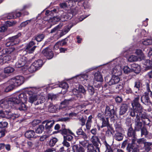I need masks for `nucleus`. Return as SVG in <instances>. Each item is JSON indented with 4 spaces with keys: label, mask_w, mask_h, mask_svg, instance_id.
Returning <instances> with one entry per match:
<instances>
[{
    "label": "nucleus",
    "mask_w": 152,
    "mask_h": 152,
    "mask_svg": "<svg viewBox=\"0 0 152 152\" xmlns=\"http://www.w3.org/2000/svg\"><path fill=\"white\" fill-rule=\"evenodd\" d=\"M27 100V96L25 93H22L18 95L17 96H14L10 98L2 99L0 102V108H4L11 109L12 108L11 103H19L20 102H26Z\"/></svg>",
    "instance_id": "nucleus-1"
},
{
    "label": "nucleus",
    "mask_w": 152,
    "mask_h": 152,
    "mask_svg": "<svg viewBox=\"0 0 152 152\" xmlns=\"http://www.w3.org/2000/svg\"><path fill=\"white\" fill-rule=\"evenodd\" d=\"M37 89L35 88H30L26 91L29 95L28 102L33 103L38 100V96L36 94Z\"/></svg>",
    "instance_id": "nucleus-2"
},
{
    "label": "nucleus",
    "mask_w": 152,
    "mask_h": 152,
    "mask_svg": "<svg viewBox=\"0 0 152 152\" xmlns=\"http://www.w3.org/2000/svg\"><path fill=\"white\" fill-rule=\"evenodd\" d=\"M24 81V78L23 76H18L13 77L10 80L11 83L15 84L16 87H18L21 85Z\"/></svg>",
    "instance_id": "nucleus-3"
},
{
    "label": "nucleus",
    "mask_w": 152,
    "mask_h": 152,
    "mask_svg": "<svg viewBox=\"0 0 152 152\" xmlns=\"http://www.w3.org/2000/svg\"><path fill=\"white\" fill-rule=\"evenodd\" d=\"M35 43L32 40L26 46L25 51L27 53H32L36 47L34 45Z\"/></svg>",
    "instance_id": "nucleus-4"
},
{
    "label": "nucleus",
    "mask_w": 152,
    "mask_h": 152,
    "mask_svg": "<svg viewBox=\"0 0 152 152\" xmlns=\"http://www.w3.org/2000/svg\"><path fill=\"white\" fill-rule=\"evenodd\" d=\"M122 69L121 66L119 65H117L113 69L112 73L113 76H119L122 74Z\"/></svg>",
    "instance_id": "nucleus-5"
},
{
    "label": "nucleus",
    "mask_w": 152,
    "mask_h": 152,
    "mask_svg": "<svg viewBox=\"0 0 152 152\" xmlns=\"http://www.w3.org/2000/svg\"><path fill=\"white\" fill-rule=\"evenodd\" d=\"M42 53L48 59L52 58L53 56V54L51 50L48 48H46L43 50Z\"/></svg>",
    "instance_id": "nucleus-6"
},
{
    "label": "nucleus",
    "mask_w": 152,
    "mask_h": 152,
    "mask_svg": "<svg viewBox=\"0 0 152 152\" xmlns=\"http://www.w3.org/2000/svg\"><path fill=\"white\" fill-rule=\"evenodd\" d=\"M21 36V33H19L17 35L10 37L9 38L10 41L7 42L6 44V45L7 46H10L14 44H15L16 43L15 42V40L20 37Z\"/></svg>",
    "instance_id": "nucleus-7"
},
{
    "label": "nucleus",
    "mask_w": 152,
    "mask_h": 152,
    "mask_svg": "<svg viewBox=\"0 0 152 152\" xmlns=\"http://www.w3.org/2000/svg\"><path fill=\"white\" fill-rule=\"evenodd\" d=\"M114 110L113 109H110L109 107L106 106L104 113V115L106 118H109L114 113Z\"/></svg>",
    "instance_id": "nucleus-8"
},
{
    "label": "nucleus",
    "mask_w": 152,
    "mask_h": 152,
    "mask_svg": "<svg viewBox=\"0 0 152 152\" xmlns=\"http://www.w3.org/2000/svg\"><path fill=\"white\" fill-rule=\"evenodd\" d=\"M133 109L134 110L137 114H138L139 116L140 115L141 113L143 111L142 107L140 104H135V105L132 104Z\"/></svg>",
    "instance_id": "nucleus-9"
},
{
    "label": "nucleus",
    "mask_w": 152,
    "mask_h": 152,
    "mask_svg": "<svg viewBox=\"0 0 152 152\" xmlns=\"http://www.w3.org/2000/svg\"><path fill=\"white\" fill-rule=\"evenodd\" d=\"M22 102H20V103H13L12 104L11 103V104H9L10 105H11L12 106V108L13 107V106H15L18 109L20 110H25L26 109V107L25 104Z\"/></svg>",
    "instance_id": "nucleus-10"
},
{
    "label": "nucleus",
    "mask_w": 152,
    "mask_h": 152,
    "mask_svg": "<svg viewBox=\"0 0 152 152\" xmlns=\"http://www.w3.org/2000/svg\"><path fill=\"white\" fill-rule=\"evenodd\" d=\"M26 60L27 59L25 56H22L16 63L15 66L17 67H20L24 66L26 63Z\"/></svg>",
    "instance_id": "nucleus-11"
},
{
    "label": "nucleus",
    "mask_w": 152,
    "mask_h": 152,
    "mask_svg": "<svg viewBox=\"0 0 152 152\" xmlns=\"http://www.w3.org/2000/svg\"><path fill=\"white\" fill-rule=\"evenodd\" d=\"M1 100L0 102L1 101ZM11 108L10 110L8 109L5 108H0V110L1 109H7V110H6L5 111H2L1 110L0 111V117L2 118H9V116L8 115V114H9L10 112V110H11Z\"/></svg>",
    "instance_id": "nucleus-12"
},
{
    "label": "nucleus",
    "mask_w": 152,
    "mask_h": 152,
    "mask_svg": "<svg viewBox=\"0 0 152 152\" xmlns=\"http://www.w3.org/2000/svg\"><path fill=\"white\" fill-rule=\"evenodd\" d=\"M120 80V78L118 76H112V78L108 82L109 85L111 86L118 83Z\"/></svg>",
    "instance_id": "nucleus-13"
},
{
    "label": "nucleus",
    "mask_w": 152,
    "mask_h": 152,
    "mask_svg": "<svg viewBox=\"0 0 152 152\" xmlns=\"http://www.w3.org/2000/svg\"><path fill=\"white\" fill-rule=\"evenodd\" d=\"M140 117L138 114H136V118L135 119L136 129H137V130H139L142 126V123L140 121Z\"/></svg>",
    "instance_id": "nucleus-14"
},
{
    "label": "nucleus",
    "mask_w": 152,
    "mask_h": 152,
    "mask_svg": "<svg viewBox=\"0 0 152 152\" xmlns=\"http://www.w3.org/2000/svg\"><path fill=\"white\" fill-rule=\"evenodd\" d=\"M73 100L72 99H65L61 102L59 107V109H63L65 108L67 106L70 104Z\"/></svg>",
    "instance_id": "nucleus-15"
},
{
    "label": "nucleus",
    "mask_w": 152,
    "mask_h": 152,
    "mask_svg": "<svg viewBox=\"0 0 152 152\" xmlns=\"http://www.w3.org/2000/svg\"><path fill=\"white\" fill-rule=\"evenodd\" d=\"M46 123L45 128L46 129L50 130L54 124V121L53 120L47 121H43V124Z\"/></svg>",
    "instance_id": "nucleus-16"
},
{
    "label": "nucleus",
    "mask_w": 152,
    "mask_h": 152,
    "mask_svg": "<svg viewBox=\"0 0 152 152\" xmlns=\"http://www.w3.org/2000/svg\"><path fill=\"white\" fill-rule=\"evenodd\" d=\"M141 100L142 103L146 105L149 104L151 102L148 95H145L141 96Z\"/></svg>",
    "instance_id": "nucleus-17"
},
{
    "label": "nucleus",
    "mask_w": 152,
    "mask_h": 152,
    "mask_svg": "<svg viewBox=\"0 0 152 152\" xmlns=\"http://www.w3.org/2000/svg\"><path fill=\"white\" fill-rule=\"evenodd\" d=\"M131 69L132 72L134 71L135 73L138 74L140 71V67L139 65L133 64L132 65Z\"/></svg>",
    "instance_id": "nucleus-18"
},
{
    "label": "nucleus",
    "mask_w": 152,
    "mask_h": 152,
    "mask_svg": "<svg viewBox=\"0 0 152 152\" xmlns=\"http://www.w3.org/2000/svg\"><path fill=\"white\" fill-rule=\"evenodd\" d=\"M91 141L93 145L96 147H98L99 143L100 141L98 137L96 136H93L92 137L91 140Z\"/></svg>",
    "instance_id": "nucleus-19"
},
{
    "label": "nucleus",
    "mask_w": 152,
    "mask_h": 152,
    "mask_svg": "<svg viewBox=\"0 0 152 152\" xmlns=\"http://www.w3.org/2000/svg\"><path fill=\"white\" fill-rule=\"evenodd\" d=\"M7 84H9L8 86L5 88V91L7 92H9L13 90L15 87H16L15 84L13 83H11L10 82V80L7 82Z\"/></svg>",
    "instance_id": "nucleus-20"
},
{
    "label": "nucleus",
    "mask_w": 152,
    "mask_h": 152,
    "mask_svg": "<svg viewBox=\"0 0 152 152\" xmlns=\"http://www.w3.org/2000/svg\"><path fill=\"white\" fill-rule=\"evenodd\" d=\"M78 91L84 94L86 92V90L83 86H80L78 88V90L76 89H74L72 91V93L73 94L75 95H77V94Z\"/></svg>",
    "instance_id": "nucleus-21"
},
{
    "label": "nucleus",
    "mask_w": 152,
    "mask_h": 152,
    "mask_svg": "<svg viewBox=\"0 0 152 152\" xmlns=\"http://www.w3.org/2000/svg\"><path fill=\"white\" fill-rule=\"evenodd\" d=\"M87 152H100L99 147H96L94 149L93 145H90L88 147Z\"/></svg>",
    "instance_id": "nucleus-22"
},
{
    "label": "nucleus",
    "mask_w": 152,
    "mask_h": 152,
    "mask_svg": "<svg viewBox=\"0 0 152 152\" xmlns=\"http://www.w3.org/2000/svg\"><path fill=\"white\" fill-rule=\"evenodd\" d=\"M94 79L96 81L98 82H102V81L103 78L100 72H97L95 73Z\"/></svg>",
    "instance_id": "nucleus-23"
},
{
    "label": "nucleus",
    "mask_w": 152,
    "mask_h": 152,
    "mask_svg": "<svg viewBox=\"0 0 152 152\" xmlns=\"http://www.w3.org/2000/svg\"><path fill=\"white\" fill-rule=\"evenodd\" d=\"M98 116V117L100 118V119L102 120V127L107 126L108 125V118H106V119L105 120L104 118L101 117V113L99 114Z\"/></svg>",
    "instance_id": "nucleus-24"
},
{
    "label": "nucleus",
    "mask_w": 152,
    "mask_h": 152,
    "mask_svg": "<svg viewBox=\"0 0 152 152\" xmlns=\"http://www.w3.org/2000/svg\"><path fill=\"white\" fill-rule=\"evenodd\" d=\"M127 110V105L125 104H123L120 109V115H123L126 113Z\"/></svg>",
    "instance_id": "nucleus-25"
},
{
    "label": "nucleus",
    "mask_w": 152,
    "mask_h": 152,
    "mask_svg": "<svg viewBox=\"0 0 152 152\" xmlns=\"http://www.w3.org/2000/svg\"><path fill=\"white\" fill-rule=\"evenodd\" d=\"M78 77L82 82L83 83H86L88 80V76L86 74L80 75L78 76Z\"/></svg>",
    "instance_id": "nucleus-26"
},
{
    "label": "nucleus",
    "mask_w": 152,
    "mask_h": 152,
    "mask_svg": "<svg viewBox=\"0 0 152 152\" xmlns=\"http://www.w3.org/2000/svg\"><path fill=\"white\" fill-rule=\"evenodd\" d=\"M72 149L76 152H85V149L84 148L81 146L78 147L77 145H74L72 146Z\"/></svg>",
    "instance_id": "nucleus-27"
},
{
    "label": "nucleus",
    "mask_w": 152,
    "mask_h": 152,
    "mask_svg": "<svg viewBox=\"0 0 152 152\" xmlns=\"http://www.w3.org/2000/svg\"><path fill=\"white\" fill-rule=\"evenodd\" d=\"M35 134L34 132L32 130L27 131L25 134V137L28 138H30L33 137Z\"/></svg>",
    "instance_id": "nucleus-28"
},
{
    "label": "nucleus",
    "mask_w": 152,
    "mask_h": 152,
    "mask_svg": "<svg viewBox=\"0 0 152 152\" xmlns=\"http://www.w3.org/2000/svg\"><path fill=\"white\" fill-rule=\"evenodd\" d=\"M135 53L138 56V58L140 59V60H144L145 58V56L142 53V51L140 49L137 50Z\"/></svg>",
    "instance_id": "nucleus-29"
},
{
    "label": "nucleus",
    "mask_w": 152,
    "mask_h": 152,
    "mask_svg": "<svg viewBox=\"0 0 152 152\" xmlns=\"http://www.w3.org/2000/svg\"><path fill=\"white\" fill-rule=\"evenodd\" d=\"M15 70L14 69L10 66L6 67L4 69V73L9 74L13 72Z\"/></svg>",
    "instance_id": "nucleus-30"
},
{
    "label": "nucleus",
    "mask_w": 152,
    "mask_h": 152,
    "mask_svg": "<svg viewBox=\"0 0 152 152\" xmlns=\"http://www.w3.org/2000/svg\"><path fill=\"white\" fill-rule=\"evenodd\" d=\"M128 60L129 61L131 62L141 61L140 60V59L138 57L134 55H132L130 56L128 58Z\"/></svg>",
    "instance_id": "nucleus-31"
},
{
    "label": "nucleus",
    "mask_w": 152,
    "mask_h": 152,
    "mask_svg": "<svg viewBox=\"0 0 152 152\" xmlns=\"http://www.w3.org/2000/svg\"><path fill=\"white\" fill-rule=\"evenodd\" d=\"M33 64L38 69L39 67L42 66V65L43 61L41 60H38L34 62Z\"/></svg>",
    "instance_id": "nucleus-32"
},
{
    "label": "nucleus",
    "mask_w": 152,
    "mask_h": 152,
    "mask_svg": "<svg viewBox=\"0 0 152 152\" xmlns=\"http://www.w3.org/2000/svg\"><path fill=\"white\" fill-rule=\"evenodd\" d=\"M48 107V110L50 112H54L56 111V107L52 103H50L47 104Z\"/></svg>",
    "instance_id": "nucleus-33"
},
{
    "label": "nucleus",
    "mask_w": 152,
    "mask_h": 152,
    "mask_svg": "<svg viewBox=\"0 0 152 152\" xmlns=\"http://www.w3.org/2000/svg\"><path fill=\"white\" fill-rule=\"evenodd\" d=\"M128 135L129 137H134L136 136L135 132L131 127H130L129 129Z\"/></svg>",
    "instance_id": "nucleus-34"
},
{
    "label": "nucleus",
    "mask_w": 152,
    "mask_h": 152,
    "mask_svg": "<svg viewBox=\"0 0 152 152\" xmlns=\"http://www.w3.org/2000/svg\"><path fill=\"white\" fill-rule=\"evenodd\" d=\"M115 138L118 141H121L122 140L123 138V135L119 132L115 133L114 136Z\"/></svg>",
    "instance_id": "nucleus-35"
},
{
    "label": "nucleus",
    "mask_w": 152,
    "mask_h": 152,
    "mask_svg": "<svg viewBox=\"0 0 152 152\" xmlns=\"http://www.w3.org/2000/svg\"><path fill=\"white\" fill-rule=\"evenodd\" d=\"M140 97V94H137V95H135L134 96V99L132 104L135 105V104H140L139 103V100Z\"/></svg>",
    "instance_id": "nucleus-36"
},
{
    "label": "nucleus",
    "mask_w": 152,
    "mask_h": 152,
    "mask_svg": "<svg viewBox=\"0 0 152 152\" xmlns=\"http://www.w3.org/2000/svg\"><path fill=\"white\" fill-rule=\"evenodd\" d=\"M144 64L146 65L147 67L146 68L148 69H152V61H151L149 60H145Z\"/></svg>",
    "instance_id": "nucleus-37"
},
{
    "label": "nucleus",
    "mask_w": 152,
    "mask_h": 152,
    "mask_svg": "<svg viewBox=\"0 0 152 152\" xmlns=\"http://www.w3.org/2000/svg\"><path fill=\"white\" fill-rule=\"evenodd\" d=\"M59 86L63 88L61 91L62 92L63 91V90H65L63 91V92H66L67 89L68 88V84L65 82L62 83L59 85Z\"/></svg>",
    "instance_id": "nucleus-38"
},
{
    "label": "nucleus",
    "mask_w": 152,
    "mask_h": 152,
    "mask_svg": "<svg viewBox=\"0 0 152 152\" xmlns=\"http://www.w3.org/2000/svg\"><path fill=\"white\" fill-rule=\"evenodd\" d=\"M62 128L63 129L62 130V133L63 134L67 135L69 134H72L73 133L72 132L69 130H67L66 129L64 128L65 125H63L62 126Z\"/></svg>",
    "instance_id": "nucleus-39"
},
{
    "label": "nucleus",
    "mask_w": 152,
    "mask_h": 152,
    "mask_svg": "<svg viewBox=\"0 0 152 152\" xmlns=\"http://www.w3.org/2000/svg\"><path fill=\"white\" fill-rule=\"evenodd\" d=\"M44 38V36L43 34H40L38 35L36 37L34 38V39H32V40H36L38 42H40Z\"/></svg>",
    "instance_id": "nucleus-40"
},
{
    "label": "nucleus",
    "mask_w": 152,
    "mask_h": 152,
    "mask_svg": "<svg viewBox=\"0 0 152 152\" xmlns=\"http://www.w3.org/2000/svg\"><path fill=\"white\" fill-rule=\"evenodd\" d=\"M48 99L49 100L50 99L51 101L57 99V96L52 94H48Z\"/></svg>",
    "instance_id": "nucleus-41"
},
{
    "label": "nucleus",
    "mask_w": 152,
    "mask_h": 152,
    "mask_svg": "<svg viewBox=\"0 0 152 152\" xmlns=\"http://www.w3.org/2000/svg\"><path fill=\"white\" fill-rule=\"evenodd\" d=\"M63 26V25L62 24H60L58 25L53 29H52L50 33H52L55 32H57L58 31V30L60 29Z\"/></svg>",
    "instance_id": "nucleus-42"
},
{
    "label": "nucleus",
    "mask_w": 152,
    "mask_h": 152,
    "mask_svg": "<svg viewBox=\"0 0 152 152\" xmlns=\"http://www.w3.org/2000/svg\"><path fill=\"white\" fill-rule=\"evenodd\" d=\"M80 1V0H68L66 1L68 2V7H72L74 5L75 2Z\"/></svg>",
    "instance_id": "nucleus-43"
},
{
    "label": "nucleus",
    "mask_w": 152,
    "mask_h": 152,
    "mask_svg": "<svg viewBox=\"0 0 152 152\" xmlns=\"http://www.w3.org/2000/svg\"><path fill=\"white\" fill-rule=\"evenodd\" d=\"M152 145L151 142H146L144 144L145 150L147 152L149 151L151 149L150 146Z\"/></svg>",
    "instance_id": "nucleus-44"
},
{
    "label": "nucleus",
    "mask_w": 152,
    "mask_h": 152,
    "mask_svg": "<svg viewBox=\"0 0 152 152\" xmlns=\"http://www.w3.org/2000/svg\"><path fill=\"white\" fill-rule=\"evenodd\" d=\"M80 143L83 147H87V148L89 145H92L91 144H89L87 141L85 140L83 141H80Z\"/></svg>",
    "instance_id": "nucleus-45"
},
{
    "label": "nucleus",
    "mask_w": 152,
    "mask_h": 152,
    "mask_svg": "<svg viewBox=\"0 0 152 152\" xmlns=\"http://www.w3.org/2000/svg\"><path fill=\"white\" fill-rule=\"evenodd\" d=\"M44 126L42 125H40L36 129V132L37 133H41L44 129Z\"/></svg>",
    "instance_id": "nucleus-46"
},
{
    "label": "nucleus",
    "mask_w": 152,
    "mask_h": 152,
    "mask_svg": "<svg viewBox=\"0 0 152 152\" xmlns=\"http://www.w3.org/2000/svg\"><path fill=\"white\" fill-rule=\"evenodd\" d=\"M58 140L56 138H53L49 141V145L50 146H54L57 142Z\"/></svg>",
    "instance_id": "nucleus-47"
},
{
    "label": "nucleus",
    "mask_w": 152,
    "mask_h": 152,
    "mask_svg": "<svg viewBox=\"0 0 152 152\" xmlns=\"http://www.w3.org/2000/svg\"><path fill=\"white\" fill-rule=\"evenodd\" d=\"M37 69V68L35 67V66L33 65V64H31L28 69L29 71L31 73H33Z\"/></svg>",
    "instance_id": "nucleus-48"
},
{
    "label": "nucleus",
    "mask_w": 152,
    "mask_h": 152,
    "mask_svg": "<svg viewBox=\"0 0 152 152\" xmlns=\"http://www.w3.org/2000/svg\"><path fill=\"white\" fill-rule=\"evenodd\" d=\"M143 44L145 45H147L152 44V39H148L145 40L142 42Z\"/></svg>",
    "instance_id": "nucleus-49"
},
{
    "label": "nucleus",
    "mask_w": 152,
    "mask_h": 152,
    "mask_svg": "<svg viewBox=\"0 0 152 152\" xmlns=\"http://www.w3.org/2000/svg\"><path fill=\"white\" fill-rule=\"evenodd\" d=\"M27 148L29 149L34 148L35 147V145L32 142L30 141H28L27 142Z\"/></svg>",
    "instance_id": "nucleus-50"
},
{
    "label": "nucleus",
    "mask_w": 152,
    "mask_h": 152,
    "mask_svg": "<svg viewBox=\"0 0 152 152\" xmlns=\"http://www.w3.org/2000/svg\"><path fill=\"white\" fill-rule=\"evenodd\" d=\"M88 90L89 93L91 95H92L94 94V91L93 87L90 86H89L88 87Z\"/></svg>",
    "instance_id": "nucleus-51"
},
{
    "label": "nucleus",
    "mask_w": 152,
    "mask_h": 152,
    "mask_svg": "<svg viewBox=\"0 0 152 152\" xmlns=\"http://www.w3.org/2000/svg\"><path fill=\"white\" fill-rule=\"evenodd\" d=\"M61 20L62 22L68 19L67 15L66 13H64L61 17Z\"/></svg>",
    "instance_id": "nucleus-52"
},
{
    "label": "nucleus",
    "mask_w": 152,
    "mask_h": 152,
    "mask_svg": "<svg viewBox=\"0 0 152 152\" xmlns=\"http://www.w3.org/2000/svg\"><path fill=\"white\" fill-rule=\"evenodd\" d=\"M73 137L72 136L69 134L64 136V140L66 141H70L72 139Z\"/></svg>",
    "instance_id": "nucleus-53"
},
{
    "label": "nucleus",
    "mask_w": 152,
    "mask_h": 152,
    "mask_svg": "<svg viewBox=\"0 0 152 152\" xmlns=\"http://www.w3.org/2000/svg\"><path fill=\"white\" fill-rule=\"evenodd\" d=\"M123 71L124 73L126 74L128 73L132 72L131 69L130 68L127 66H125L124 68Z\"/></svg>",
    "instance_id": "nucleus-54"
},
{
    "label": "nucleus",
    "mask_w": 152,
    "mask_h": 152,
    "mask_svg": "<svg viewBox=\"0 0 152 152\" xmlns=\"http://www.w3.org/2000/svg\"><path fill=\"white\" fill-rule=\"evenodd\" d=\"M7 19H10L12 18H16V16L15 15L14 12L9 14L7 16Z\"/></svg>",
    "instance_id": "nucleus-55"
},
{
    "label": "nucleus",
    "mask_w": 152,
    "mask_h": 152,
    "mask_svg": "<svg viewBox=\"0 0 152 152\" xmlns=\"http://www.w3.org/2000/svg\"><path fill=\"white\" fill-rule=\"evenodd\" d=\"M11 57L10 56L7 55L4 56L3 58H2V60H3V63L4 62V63L7 62L10 60Z\"/></svg>",
    "instance_id": "nucleus-56"
},
{
    "label": "nucleus",
    "mask_w": 152,
    "mask_h": 152,
    "mask_svg": "<svg viewBox=\"0 0 152 152\" xmlns=\"http://www.w3.org/2000/svg\"><path fill=\"white\" fill-rule=\"evenodd\" d=\"M146 140L144 138H142L137 140V142L139 144H142L145 143Z\"/></svg>",
    "instance_id": "nucleus-57"
},
{
    "label": "nucleus",
    "mask_w": 152,
    "mask_h": 152,
    "mask_svg": "<svg viewBox=\"0 0 152 152\" xmlns=\"http://www.w3.org/2000/svg\"><path fill=\"white\" fill-rule=\"evenodd\" d=\"M8 123L6 121L0 122V128H4L7 126Z\"/></svg>",
    "instance_id": "nucleus-58"
},
{
    "label": "nucleus",
    "mask_w": 152,
    "mask_h": 152,
    "mask_svg": "<svg viewBox=\"0 0 152 152\" xmlns=\"http://www.w3.org/2000/svg\"><path fill=\"white\" fill-rule=\"evenodd\" d=\"M61 7L63 8H65L68 7V2L66 1L65 2L60 3L59 4Z\"/></svg>",
    "instance_id": "nucleus-59"
},
{
    "label": "nucleus",
    "mask_w": 152,
    "mask_h": 152,
    "mask_svg": "<svg viewBox=\"0 0 152 152\" xmlns=\"http://www.w3.org/2000/svg\"><path fill=\"white\" fill-rule=\"evenodd\" d=\"M19 116V115L18 114H10L9 118H10L12 119H14L16 118H18Z\"/></svg>",
    "instance_id": "nucleus-60"
},
{
    "label": "nucleus",
    "mask_w": 152,
    "mask_h": 152,
    "mask_svg": "<svg viewBox=\"0 0 152 152\" xmlns=\"http://www.w3.org/2000/svg\"><path fill=\"white\" fill-rule=\"evenodd\" d=\"M125 123L126 125L128 126H129L131 125V119L129 118H127L126 119Z\"/></svg>",
    "instance_id": "nucleus-61"
},
{
    "label": "nucleus",
    "mask_w": 152,
    "mask_h": 152,
    "mask_svg": "<svg viewBox=\"0 0 152 152\" xmlns=\"http://www.w3.org/2000/svg\"><path fill=\"white\" fill-rule=\"evenodd\" d=\"M30 22V21L28 20H26L25 21L22 22L20 26V28H22L23 27H25L26 25H27Z\"/></svg>",
    "instance_id": "nucleus-62"
},
{
    "label": "nucleus",
    "mask_w": 152,
    "mask_h": 152,
    "mask_svg": "<svg viewBox=\"0 0 152 152\" xmlns=\"http://www.w3.org/2000/svg\"><path fill=\"white\" fill-rule=\"evenodd\" d=\"M115 130L116 132H121L122 130V128L121 126L118 125H117L115 126Z\"/></svg>",
    "instance_id": "nucleus-63"
},
{
    "label": "nucleus",
    "mask_w": 152,
    "mask_h": 152,
    "mask_svg": "<svg viewBox=\"0 0 152 152\" xmlns=\"http://www.w3.org/2000/svg\"><path fill=\"white\" fill-rule=\"evenodd\" d=\"M140 117L142 120H144L148 117L146 113L145 112H142V113H141L140 115Z\"/></svg>",
    "instance_id": "nucleus-64"
}]
</instances>
